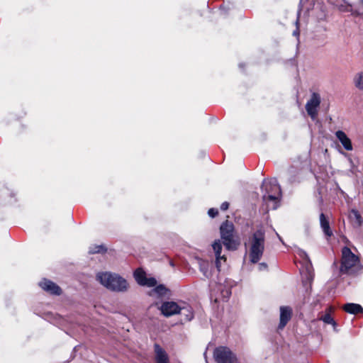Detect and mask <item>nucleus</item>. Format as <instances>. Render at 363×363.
<instances>
[{
  "mask_svg": "<svg viewBox=\"0 0 363 363\" xmlns=\"http://www.w3.org/2000/svg\"><path fill=\"white\" fill-rule=\"evenodd\" d=\"M335 136L346 150L350 151L352 150L351 140L343 131L337 130L335 133Z\"/></svg>",
  "mask_w": 363,
  "mask_h": 363,
  "instance_id": "nucleus-15",
  "label": "nucleus"
},
{
  "mask_svg": "<svg viewBox=\"0 0 363 363\" xmlns=\"http://www.w3.org/2000/svg\"><path fill=\"white\" fill-rule=\"evenodd\" d=\"M351 214L354 216L357 225H361L363 223V219L357 210L352 209L351 211Z\"/></svg>",
  "mask_w": 363,
  "mask_h": 363,
  "instance_id": "nucleus-25",
  "label": "nucleus"
},
{
  "mask_svg": "<svg viewBox=\"0 0 363 363\" xmlns=\"http://www.w3.org/2000/svg\"><path fill=\"white\" fill-rule=\"evenodd\" d=\"M342 309L350 314L363 313V308L357 303H348L342 306Z\"/></svg>",
  "mask_w": 363,
  "mask_h": 363,
  "instance_id": "nucleus-16",
  "label": "nucleus"
},
{
  "mask_svg": "<svg viewBox=\"0 0 363 363\" xmlns=\"http://www.w3.org/2000/svg\"><path fill=\"white\" fill-rule=\"evenodd\" d=\"M213 357L217 363H236V355L227 347H216L213 352Z\"/></svg>",
  "mask_w": 363,
  "mask_h": 363,
  "instance_id": "nucleus-7",
  "label": "nucleus"
},
{
  "mask_svg": "<svg viewBox=\"0 0 363 363\" xmlns=\"http://www.w3.org/2000/svg\"><path fill=\"white\" fill-rule=\"evenodd\" d=\"M220 236L223 245L228 250H235L239 242L234 238V225L233 223L225 220L220 227Z\"/></svg>",
  "mask_w": 363,
  "mask_h": 363,
  "instance_id": "nucleus-5",
  "label": "nucleus"
},
{
  "mask_svg": "<svg viewBox=\"0 0 363 363\" xmlns=\"http://www.w3.org/2000/svg\"><path fill=\"white\" fill-rule=\"evenodd\" d=\"M298 255H299L301 257H303V258L306 259L307 261H310V260H309V257H308V256L307 253H306L305 251H303V250H299Z\"/></svg>",
  "mask_w": 363,
  "mask_h": 363,
  "instance_id": "nucleus-29",
  "label": "nucleus"
},
{
  "mask_svg": "<svg viewBox=\"0 0 363 363\" xmlns=\"http://www.w3.org/2000/svg\"><path fill=\"white\" fill-rule=\"evenodd\" d=\"M296 26L298 24V19H297V20L296 21Z\"/></svg>",
  "mask_w": 363,
  "mask_h": 363,
  "instance_id": "nucleus-33",
  "label": "nucleus"
},
{
  "mask_svg": "<svg viewBox=\"0 0 363 363\" xmlns=\"http://www.w3.org/2000/svg\"><path fill=\"white\" fill-rule=\"evenodd\" d=\"M330 2L341 12H350L354 16L363 17V0H359L355 9L346 0H330Z\"/></svg>",
  "mask_w": 363,
  "mask_h": 363,
  "instance_id": "nucleus-6",
  "label": "nucleus"
},
{
  "mask_svg": "<svg viewBox=\"0 0 363 363\" xmlns=\"http://www.w3.org/2000/svg\"><path fill=\"white\" fill-rule=\"evenodd\" d=\"M349 161H350V162L351 165H352V164H353V162H352V159H351V158H350V159H349Z\"/></svg>",
  "mask_w": 363,
  "mask_h": 363,
  "instance_id": "nucleus-32",
  "label": "nucleus"
},
{
  "mask_svg": "<svg viewBox=\"0 0 363 363\" xmlns=\"http://www.w3.org/2000/svg\"><path fill=\"white\" fill-rule=\"evenodd\" d=\"M167 289L164 285L160 284L153 289L150 293V295L153 296L154 294H157L158 296H164L167 294Z\"/></svg>",
  "mask_w": 363,
  "mask_h": 363,
  "instance_id": "nucleus-20",
  "label": "nucleus"
},
{
  "mask_svg": "<svg viewBox=\"0 0 363 363\" xmlns=\"http://www.w3.org/2000/svg\"><path fill=\"white\" fill-rule=\"evenodd\" d=\"M134 277L138 284L142 286V283L145 282L146 279V274L141 269H137L134 272Z\"/></svg>",
  "mask_w": 363,
  "mask_h": 363,
  "instance_id": "nucleus-19",
  "label": "nucleus"
},
{
  "mask_svg": "<svg viewBox=\"0 0 363 363\" xmlns=\"http://www.w3.org/2000/svg\"><path fill=\"white\" fill-rule=\"evenodd\" d=\"M179 313L184 317V320L185 321H190L194 318L191 307L185 303H182L181 309Z\"/></svg>",
  "mask_w": 363,
  "mask_h": 363,
  "instance_id": "nucleus-17",
  "label": "nucleus"
},
{
  "mask_svg": "<svg viewBox=\"0 0 363 363\" xmlns=\"http://www.w3.org/2000/svg\"><path fill=\"white\" fill-rule=\"evenodd\" d=\"M106 251L105 247L101 245H93L89 247V252L90 254L100 253Z\"/></svg>",
  "mask_w": 363,
  "mask_h": 363,
  "instance_id": "nucleus-23",
  "label": "nucleus"
},
{
  "mask_svg": "<svg viewBox=\"0 0 363 363\" xmlns=\"http://www.w3.org/2000/svg\"><path fill=\"white\" fill-rule=\"evenodd\" d=\"M320 225L326 238H330L333 235L329 220L323 213L320 214Z\"/></svg>",
  "mask_w": 363,
  "mask_h": 363,
  "instance_id": "nucleus-14",
  "label": "nucleus"
},
{
  "mask_svg": "<svg viewBox=\"0 0 363 363\" xmlns=\"http://www.w3.org/2000/svg\"><path fill=\"white\" fill-rule=\"evenodd\" d=\"M354 83L357 88L359 89H363V73H357L354 78Z\"/></svg>",
  "mask_w": 363,
  "mask_h": 363,
  "instance_id": "nucleus-22",
  "label": "nucleus"
},
{
  "mask_svg": "<svg viewBox=\"0 0 363 363\" xmlns=\"http://www.w3.org/2000/svg\"><path fill=\"white\" fill-rule=\"evenodd\" d=\"M39 286L48 293L52 295H60L62 290L59 286L50 280L44 279L40 283Z\"/></svg>",
  "mask_w": 363,
  "mask_h": 363,
  "instance_id": "nucleus-10",
  "label": "nucleus"
},
{
  "mask_svg": "<svg viewBox=\"0 0 363 363\" xmlns=\"http://www.w3.org/2000/svg\"><path fill=\"white\" fill-rule=\"evenodd\" d=\"M213 249L216 255V266L218 271H220L221 261L225 262V255L221 256L222 244L220 240H216L212 245Z\"/></svg>",
  "mask_w": 363,
  "mask_h": 363,
  "instance_id": "nucleus-12",
  "label": "nucleus"
},
{
  "mask_svg": "<svg viewBox=\"0 0 363 363\" xmlns=\"http://www.w3.org/2000/svg\"><path fill=\"white\" fill-rule=\"evenodd\" d=\"M293 35L294 36H297L298 37L299 36V29L297 27L296 29L293 32Z\"/></svg>",
  "mask_w": 363,
  "mask_h": 363,
  "instance_id": "nucleus-31",
  "label": "nucleus"
},
{
  "mask_svg": "<svg viewBox=\"0 0 363 363\" xmlns=\"http://www.w3.org/2000/svg\"><path fill=\"white\" fill-rule=\"evenodd\" d=\"M219 289L220 290L221 296L224 299H228L231 295V290L230 288L220 286Z\"/></svg>",
  "mask_w": 363,
  "mask_h": 363,
  "instance_id": "nucleus-24",
  "label": "nucleus"
},
{
  "mask_svg": "<svg viewBox=\"0 0 363 363\" xmlns=\"http://www.w3.org/2000/svg\"><path fill=\"white\" fill-rule=\"evenodd\" d=\"M342 254L340 272L344 274L356 272L359 268V258L347 247H343Z\"/></svg>",
  "mask_w": 363,
  "mask_h": 363,
  "instance_id": "nucleus-4",
  "label": "nucleus"
},
{
  "mask_svg": "<svg viewBox=\"0 0 363 363\" xmlns=\"http://www.w3.org/2000/svg\"><path fill=\"white\" fill-rule=\"evenodd\" d=\"M261 188L263 201L269 209H277L281 198V190L277 180L275 178L264 180Z\"/></svg>",
  "mask_w": 363,
  "mask_h": 363,
  "instance_id": "nucleus-1",
  "label": "nucleus"
},
{
  "mask_svg": "<svg viewBox=\"0 0 363 363\" xmlns=\"http://www.w3.org/2000/svg\"><path fill=\"white\" fill-rule=\"evenodd\" d=\"M228 208H229V203L227 201L222 203L220 205V209L222 211H226Z\"/></svg>",
  "mask_w": 363,
  "mask_h": 363,
  "instance_id": "nucleus-30",
  "label": "nucleus"
},
{
  "mask_svg": "<svg viewBox=\"0 0 363 363\" xmlns=\"http://www.w3.org/2000/svg\"><path fill=\"white\" fill-rule=\"evenodd\" d=\"M292 315V310L288 306H281L280 308V322L278 328L282 330L289 320L291 319Z\"/></svg>",
  "mask_w": 363,
  "mask_h": 363,
  "instance_id": "nucleus-11",
  "label": "nucleus"
},
{
  "mask_svg": "<svg viewBox=\"0 0 363 363\" xmlns=\"http://www.w3.org/2000/svg\"><path fill=\"white\" fill-rule=\"evenodd\" d=\"M267 264L265 262L259 263L258 265L259 271H265L267 269Z\"/></svg>",
  "mask_w": 363,
  "mask_h": 363,
  "instance_id": "nucleus-28",
  "label": "nucleus"
},
{
  "mask_svg": "<svg viewBox=\"0 0 363 363\" xmlns=\"http://www.w3.org/2000/svg\"><path fill=\"white\" fill-rule=\"evenodd\" d=\"M319 320L323 321L326 324H330L333 326L334 330H336L337 323L329 313H325L319 318Z\"/></svg>",
  "mask_w": 363,
  "mask_h": 363,
  "instance_id": "nucleus-21",
  "label": "nucleus"
},
{
  "mask_svg": "<svg viewBox=\"0 0 363 363\" xmlns=\"http://www.w3.org/2000/svg\"><path fill=\"white\" fill-rule=\"evenodd\" d=\"M199 269L203 273L206 278H210L211 277V272L210 270L211 264L206 260L200 259L199 261Z\"/></svg>",
  "mask_w": 363,
  "mask_h": 363,
  "instance_id": "nucleus-18",
  "label": "nucleus"
},
{
  "mask_svg": "<svg viewBox=\"0 0 363 363\" xmlns=\"http://www.w3.org/2000/svg\"><path fill=\"white\" fill-rule=\"evenodd\" d=\"M96 277L102 285L111 291L124 292L128 289L127 281L117 274L101 272Z\"/></svg>",
  "mask_w": 363,
  "mask_h": 363,
  "instance_id": "nucleus-2",
  "label": "nucleus"
},
{
  "mask_svg": "<svg viewBox=\"0 0 363 363\" xmlns=\"http://www.w3.org/2000/svg\"><path fill=\"white\" fill-rule=\"evenodd\" d=\"M265 233L262 229L257 230L250 238V261L257 263L262 257L264 250Z\"/></svg>",
  "mask_w": 363,
  "mask_h": 363,
  "instance_id": "nucleus-3",
  "label": "nucleus"
},
{
  "mask_svg": "<svg viewBox=\"0 0 363 363\" xmlns=\"http://www.w3.org/2000/svg\"><path fill=\"white\" fill-rule=\"evenodd\" d=\"M181 303L174 301H165L160 306L162 313L166 316L169 317L175 314H178L181 309Z\"/></svg>",
  "mask_w": 363,
  "mask_h": 363,
  "instance_id": "nucleus-9",
  "label": "nucleus"
},
{
  "mask_svg": "<svg viewBox=\"0 0 363 363\" xmlns=\"http://www.w3.org/2000/svg\"><path fill=\"white\" fill-rule=\"evenodd\" d=\"M157 284V281L155 278L150 277V278H146L145 282L142 283V286H155Z\"/></svg>",
  "mask_w": 363,
  "mask_h": 363,
  "instance_id": "nucleus-26",
  "label": "nucleus"
},
{
  "mask_svg": "<svg viewBox=\"0 0 363 363\" xmlns=\"http://www.w3.org/2000/svg\"><path fill=\"white\" fill-rule=\"evenodd\" d=\"M154 350L156 363H169L168 355L163 348L158 344H155Z\"/></svg>",
  "mask_w": 363,
  "mask_h": 363,
  "instance_id": "nucleus-13",
  "label": "nucleus"
},
{
  "mask_svg": "<svg viewBox=\"0 0 363 363\" xmlns=\"http://www.w3.org/2000/svg\"><path fill=\"white\" fill-rule=\"evenodd\" d=\"M320 104V96L318 93H313L306 104V110L311 119L315 120L318 116V108Z\"/></svg>",
  "mask_w": 363,
  "mask_h": 363,
  "instance_id": "nucleus-8",
  "label": "nucleus"
},
{
  "mask_svg": "<svg viewBox=\"0 0 363 363\" xmlns=\"http://www.w3.org/2000/svg\"><path fill=\"white\" fill-rule=\"evenodd\" d=\"M208 214L211 218H215L218 214V210L217 208H211L208 210Z\"/></svg>",
  "mask_w": 363,
  "mask_h": 363,
  "instance_id": "nucleus-27",
  "label": "nucleus"
}]
</instances>
